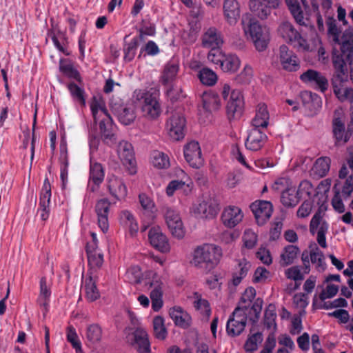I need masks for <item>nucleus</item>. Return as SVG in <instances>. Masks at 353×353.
I'll return each mask as SVG.
<instances>
[{
  "mask_svg": "<svg viewBox=\"0 0 353 353\" xmlns=\"http://www.w3.org/2000/svg\"><path fill=\"white\" fill-rule=\"evenodd\" d=\"M300 98L303 105L308 109H312L313 103L319 106L320 103H321V98L318 96V94L312 93L310 91L305 90L301 92Z\"/></svg>",
  "mask_w": 353,
  "mask_h": 353,
  "instance_id": "nucleus-48",
  "label": "nucleus"
},
{
  "mask_svg": "<svg viewBox=\"0 0 353 353\" xmlns=\"http://www.w3.org/2000/svg\"><path fill=\"white\" fill-rule=\"evenodd\" d=\"M242 23L246 34H249L256 49L262 52L265 50L270 41L268 28L261 26L254 19H250L248 16L243 17Z\"/></svg>",
  "mask_w": 353,
  "mask_h": 353,
  "instance_id": "nucleus-3",
  "label": "nucleus"
},
{
  "mask_svg": "<svg viewBox=\"0 0 353 353\" xmlns=\"http://www.w3.org/2000/svg\"><path fill=\"white\" fill-rule=\"evenodd\" d=\"M250 209L254 214L256 221L259 225H264L270 218L273 208L271 202L259 200L250 205Z\"/></svg>",
  "mask_w": 353,
  "mask_h": 353,
  "instance_id": "nucleus-10",
  "label": "nucleus"
},
{
  "mask_svg": "<svg viewBox=\"0 0 353 353\" xmlns=\"http://www.w3.org/2000/svg\"><path fill=\"white\" fill-rule=\"evenodd\" d=\"M152 309L157 312L163 305L162 290L159 285L154 287L150 292Z\"/></svg>",
  "mask_w": 353,
  "mask_h": 353,
  "instance_id": "nucleus-54",
  "label": "nucleus"
},
{
  "mask_svg": "<svg viewBox=\"0 0 353 353\" xmlns=\"http://www.w3.org/2000/svg\"><path fill=\"white\" fill-rule=\"evenodd\" d=\"M90 108L95 123H97V114L99 113V111H101L105 115L109 114L108 110L104 106L103 102L98 100L96 97H93L92 101L90 105Z\"/></svg>",
  "mask_w": 353,
  "mask_h": 353,
  "instance_id": "nucleus-57",
  "label": "nucleus"
},
{
  "mask_svg": "<svg viewBox=\"0 0 353 353\" xmlns=\"http://www.w3.org/2000/svg\"><path fill=\"white\" fill-rule=\"evenodd\" d=\"M139 46V40L137 38H133L132 40L126 43L123 48L124 60L125 61H131L135 57L137 50Z\"/></svg>",
  "mask_w": 353,
  "mask_h": 353,
  "instance_id": "nucleus-53",
  "label": "nucleus"
},
{
  "mask_svg": "<svg viewBox=\"0 0 353 353\" xmlns=\"http://www.w3.org/2000/svg\"><path fill=\"white\" fill-rule=\"evenodd\" d=\"M248 310L246 306H238L234 309L226 325V331L228 335L236 336L243 332L248 318Z\"/></svg>",
  "mask_w": 353,
  "mask_h": 353,
  "instance_id": "nucleus-4",
  "label": "nucleus"
},
{
  "mask_svg": "<svg viewBox=\"0 0 353 353\" xmlns=\"http://www.w3.org/2000/svg\"><path fill=\"white\" fill-rule=\"evenodd\" d=\"M310 258L312 263L316 265V268L319 272H323L325 270L326 264L324 261V254L317 246H315L310 252Z\"/></svg>",
  "mask_w": 353,
  "mask_h": 353,
  "instance_id": "nucleus-46",
  "label": "nucleus"
},
{
  "mask_svg": "<svg viewBox=\"0 0 353 353\" xmlns=\"http://www.w3.org/2000/svg\"><path fill=\"white\" fill-rule=\"evenodd\" d=\"M68 88L71 96L75 101L79 102L81 105H85V91L74 83H70Z\"/></svg>",
  "mask_w": 353,
  "mask_h": 353,
  "instance_id": "nucleus-50",
  "label": "nucleus"
},
{
  "mask_svg": "<svg viewBox=\"0 0 353 353\" xmlns=\"http://www.w3.org/2000/svg\"><path fill=\"white\" fill-rule=\"evenodd\" d=\"M86 339L92 343H97L101 341L102 336V330L98 324H90L86 328Z\"/></svg>",
  "mask_w": 353,
  "mask_h": 353,
  "instance_id": "nucleus-49",
  "label": "nucleus"
},
{
  "mask_svg": "<svg viewBox=\"0 0 353 353\" xmlns=\"http://www.w3.org/2000/svg\"><path fill=\"white\" fill-rule=\"evenodd\" d=\"M110 202L108 199H101L97 201L95 205V212L97 215L98 225L101 230L105 232L109 228L108 214Z\"/></svg>",
  "mask_w": 353,
  "mask_h": 353,
  "instance_id": "nucleus-18",
  "label": "nucleus"
},
{
  "mask_svg": "<svg viewBox=\"0 0 353 353\" xmlns=\"http://www.w3.org/2000/svg\"><path fill=\"white\" fill-rule=\"evenodd\" d=\"M271 305L268 307V308L265 312L264 315V325L268 329H271L272 327L276 328V314L274 310H272Z\"/></svg>",
  "mask_w": 353,
  "mask_h": 353,
  "instance_id": "nucleus-62",
  "label": "nucleus"
},
{
  "mask_svg": "<svg viewBox=\"0 0 353 353\" xmlns=\"http://www.w3.org/2000/svg\"><path fill=\"white\" fill-rule=\"evenodd\" d=\"M169 314L176 326L185 328L190 325V317L181 307L171 308Z\"/></svg>",
  "mask_w": 353,
  "mask_h": 353,
  "instance_id": "nucleus-33",
  "label": "nucleus"
},
{
  "mask_svg": "<svg viewBox=\"0 0 353 353\" xmlns=\"http://www.w3.org/2000/svg\"><path fill=\"white\" fill-rule=\"evenodd\" d=\"M141 276V271L139 266L130 267L126 272V277L129 282L132 283H139Z\"/></svg>",
  "mask_w": 353,
  "mask_h": 353,
  "instance_id": "nucleus-60",
  "label": "nucleus"
},
{
  "mask_svg": "<svg viewBox=\"0 0 353 353\" xmlns=\"http://www.w3.org/2000/svg\"><path fill=\"white\" fill-rule=\"evenodd\" d=\"M328 230V224L323 221L317 231V242L323 248H327L325 234Z\"/></svg>",
  "mask_w": 353,
  "mask_h": 353,
  "instance_id": "nucleus-64",
  "label": "nucleus"
},
{
  "mask_svg": "<svg viewBox=\"0 0 353 353\" xmlns=\"http://www.w3.org/2000/svg\"><path fill=\"white\" fill-rule=\"evenodd\" d=\"M288 8L296 23L301 26H305L304 22L303 12L299 5V3L296 4H291Z\"/></svg>",
  "mask_w": 353,
  "mask_h": 353,
  "instance_id": "nucleus-61",
  "label": "nucleus"
},
{
  "mask_svg": "<svg viewBox=\"0 0 353 353\" xmlns=\"http://www.w3.org/2000/svg\"><path fill=\"white\" fill-rule=\"evenodd\" d=\"M198 78L202 84L207 86H213L218 81V76L216 72L205 67L199 70Z\"/></svg>",
  "mask_w": 353,
  "mask_h": 353,
  "instance_id": "nucleus-42",
  "label": "nucleus"
},
{
  "mask_svg": "<svg viewBox=\"0 0 353 353\" xmlns=\"http://www.w3.org/2000/svg\"><path fill=\"white\" fill-rule=\"evenodd\" d=\"M340 50L334 48L332 56L339 55L352 65L353 61V28L346 30L342 36Z\"/></svg>",
  "mask_w": 353,
  "mask_h": 353,
  "instance_id": "nucleus-6",
  "label": "nucleus"
},
{
  "mask_svg": "<svg viewBox=\"0 0 353 353\" xmlns=\"http://www.w3.org/2000/svg\"><path fill=\"white\" fill-rule=\"evenodd\" d=\"M279 31L282 37L289 42H296L300 46H303L305 42L300 33L289 22L283 23Z\"/></svg>",
  "mask_w": 353,
  "mask_h": 353,
  "instance_id": "nucleus-24",
  "label": "nucleus"
},
{
  "mask_svg": "<svg viewBox=\"0 0 353 353\" xmlns=\"http://www.w3.org/2000/svg\"><path fill=\"white\" fill-rule=\"evenodd\" d=\"M270 114L265 103H259L256 110L255 117L252 120V126L264 130L269 124Z\"/></svg>",
  "mask_w": 353,
  "mask_h": 353,
  "instance_id": "nucleus-25",
  "label": "nucleus"
},
{
  "mask_svg": "<svg viewBox=\"0 0 353 353\" xmlns=\"http://www.w3.org/2000/svg\"><path fill=\"white\" fill-rule=\"evenodd\" d=\"M299 248L294 245H288L283 249L281 254V264L287 266L294 263L299 252Z\"/></svg>",
  "mask_w": 353,
  "mask_h": 353,
  "instance_id": "nucleus-39",
  "label": "nucleus"
},
{
  "mask_svg": "<svg viewBox=\"0 0 353 353\" xmlns=\"http://www.w3.org/2000/svg\"><path fill=\"white\" fill-rule=\"evenodd\" d=\"M222 98L227 101L226 114L228 119H239L243 111L244 101L242 92L240 90H231L228 83H224L221 89Z\"/></svg>",
  "mask_w": 353,
  "mask_h": 353,
  "instance_id": "nucleus-2",
  "label": "nucleus"
},
{
  "mask_svg": "<svg viewBox=\"0 0 353 353\" xmlns=\"http://www.w3.org/2000/svg\"><path fill=\"white\" fill-rule=\"evenodd\" d=\"M279 58L282 69L287 72H296L300 68L299 59L285 45L280 46Z\"/></svg>",
  "mask_w": 353,
  "mask_h": 353,
  "instance_id": "nucleus-7",
  "label": "nucleus"
},
{
  "mask_svg": "<svg viewBox=\"0 0 353 353\" xmlns=\"http://www.w3.org/2000/svg\"><path fill=\"white\" fill-rule=\"evenodd\" d=\"M165 220L172 235L177 239L184 236L183 223L179 214L172 208H167L165 212Z\"/></svg>",
  "mask_w": 353,
  "mask_h": 353,
  "instance_id": "nucleus-9",
  "label": "nucleus"
},
{
  "mask_svg": "<svg viewBox=\"0 0 353 353\" xmlns=\"http://www.w3.org/2000/svg\"><path fill=\"white\" fill-rule=\"evenodd\" d=\"M184 157L189 165L194 168H200L203 165L204 160L197 141H191L185 146Z\"/></svg>",
  "mask_w": 353,
  "mask_h": 353,
  "instance_id": "nucleus-11",
  "label": "nucleus"
},
{
  "mask_svg": "<svg viewBox=\"0 0 353 353\" xmlns=\"http://www.w3.org/2000/svg\"><path fill=\"white\" fill-rule=\"evenodd\" d=\"M99 128L105 142L110 143L115 141L114 134L112 132V119L110 114L105 115V118L99 122Z\"/></svg>",
  "mask_w": 353,
  "mask_h": 353,
  "instance_id": "nucleus-34",
  "label": "nucleus"
},
{
  "mask_svg": "<svg viewBox=\"0 0 353 353\" xmlns=\"http://www.w3.org/2000/svg\"><path fill=\"white\" fill-rule=\"evenodd\" d=\"M243 241L246 248L252 249L257 242V235L252 230H246L243 236Z\"/></svg>",
  "mask_w": 353,
  "mask_h": 353,
  "instance_id": "nucleus-59",
  "label": "nucleus"
},
{
  "mask_svg": "<svg viewBox=\"0 0 353 353\" xmlns=\"http://www.w3.org/2000/svg\"><path fill=\"white\" fill-rule=\"evenodd\" d=\"M60 163V179L61 181L62 189H65L68 181V156L65 143H61L60 145V157L59 159Z\"/></svg>",
  "mask_w": 353,
  "mask_h": 353,
  "instance_id": "nucleus-26",
  "label": "nucleus"
},
{
  "mask_svg": "<svg viewBox=\"0 0 353 353\" xmlns=\"http://www.w3.org/2000/svg\"><path fill=\"white\" fill-rule=\"evenodd\" d=\"M148 239L151 245L159 251L167 252L170 250L168 240L159 226H154L150 229Z\"/></svg>",
  "mask_w": 353,
  "mask_h": 353,
  "instance_id": "nucleus-17",
  "label": "nucleus"
},
{
  "mask_svg": "<svg viewBox=\"0 0 353 353\" xmlns=\"http://www.w3.org/2000/svg\"><path fill=\"white\" fill-rule=\"evenodd\" d=\"M250 8L253 14L261 19H266L272 10L265 3L256 0L250 1Z\"/></svg>",
  "mask_w": 353,
  "mask_h": 353,
  "instance_id": "nucleus-43",
  "label": "nucleus"
},
{
  "mask_svg": "<svg viewBox=\"0 0 353 353\" xmlns=\"http://www.w3.org/2000/svg\"><path fill=\"white\" fill-rule=\"evenodd\" d=\"M250 268L251 263L245 259L239 260L232 274V283L234 286H237L247 276Z\"/></svg>",
  "mask_w": 353,
  "mask_h": 353,
  "instance_id": "nucleus-32",
  "label": "nucleus"
},
{
  "mask_svg": "<svg viewBox=\"0 0 353 353\" xmlns=\"http://www.w3.org/2000/svg\"><path fill=\"white\" fill-rule=\"evenodd\" d=\"M104 179V171L101 164L99 163H91L90 169V183L92 182L93 185H89L90 190L94 192Z\"/></svg>",
  "mask_w": 353,
  "mask_h": 353,
  "instance_id": "nucleus-31",
  "label": "nucleus"
},
{
  "mask_svg": "<svg viewBox=\"0 0 353 353\" xmlns=\"http://www.w3.org/2000/svg\"><path fill=\"white\" fill-rule=\"evenodd\" d=\"M332 61L334 72L331 79L333 91L335 94H339L340 90L344 88V83L347 81V62L344 61L339 55L332 56Z\"/></svg>",
  "mask_w": 353,
  "mask_h": 353,
  "instance_id": "nucleus-5",
  "label": "nucleus"
},
{
  "mask_svg": "<svg viewBox=\"0 0 353 353\" xmlns=\"http://www.w3.org/2000/svg\"><path fill=\"white\" fill-rule=\"evenodd\" d=\"M223 10L227 21L234 25L240 17L239 3L236 0H224Z\"/></svg>",
  "mask_w": 353,
  "mask_h": 353,
  "instance_id": "nucleus-29",
  "label": "nucleus"
},
{
  "mask_svg": "<svg viewBox=\"0 0 353 353\" xmlns=\"http://www.w3.org/2000/svg\"><path fill=\"white\" fill-rule=\"evenodd\" d=\"M67 340L76 350L77 353L82 352L81 343L75 329L72 326H69L67 328Z\"/></svg>",
  "mask_w": 353,
  "mask_h": 353,
  "instance_id": "nucleus-56",
  "label": "nucleus"
},
{
  "mask_svg": "<svg viewBox=\"0 0 353 353\" xmlns=\"http://www.w3.org/2000/svg\"><path fill=\"white\" fill-rule=\"evenodd\" d=\"M117 152L121 161L125 165L132 166L134 163V152L132 144L126 141L119 142Z\"/></svg>",
  "mask_w": 353,
  "mask_h": 353,
  "instance_id": "nucleus-27",
  "label": "nucleus"
},
{
  "mask_svg": "<svg viewBox=\"0 0 353 353\" xmlns=\"http://www.w3.org/2000/svg\"><path fill=\"white\" fill-rule=\"evenodd\" d=\"M51 197L50 184L48 179L44 181L43 186L41 192L39 208L38 212L40 214L41 219L46 221L48 219L50 214V203Z\"/></svg>",
  "mask_w": 353,
  "mask_h": 353,
  "instance_id": "nucleus-20",
  "label": "nucleus"
},
{
  "mask_svg": "<svg viewBox=\"0 0 353 353\" xmlns=\"http://www.w3.org/2000/svg\"><path fill=\"white\" fill-rule=\"evenodd\" d=\"M331 159L327 157L317 159L312 168L313 174L319 178L325 176L330 168Z\"/></svg>",
  "mask_w": 353,
  "mask_h": 353,
  "instance_id": "nucleus-37",
  "label": "nucleus"
},
{
  "mask_svg": "<svg viewBox=\"0 0 353 353\" xmlns=\"http://www.w3.org/2000/svg\"><path fill=\"white\" fill-rule=\"evenodd\" d=\"M263 303V300L260 298H258L255 300V301L254 302V303L252 304L251 307H249V305L248 306L245 305L247 307V308L248 309V317L249 316V315L251 314L252 312L254 314V319L252 317H249L251 321H252L253 322H256L259 319L261 310H262Z\"/></svg>",
  "mask_w": 353,
  "mask_h": 353,
  "instance_id": "nucleus-58",
  "label": "nucleus"
},
{
  "mask_svg": "<svg viewBox=\"0 0 353 353\" xmlns=\"http://www.w3.org/2000/svg\"><path fill=\"white\" fill-rule=\"evenodd\" d=\"M202 46L212 50L219 48L223 39L221 32L214 27H210L204 30L201 37Z\"/></svg>",
  "mask_w": 353,
  "mask_h": 353,
  "instance_id": "nucleus-15",
  "label": "nucleus"
},
{
  "mask_svg": "<svg viewBox=\"0 0 353 353\" xmlns=\"http://www.w3.org/2000/svg\"><path fill=\"white\" fill-rule=\"evenodd\" d=\"M252 78V68L245 65L241 72L236 77V80L243 84L249 83Z\"/></svg>",
  "mask_w": 353,
  "mask_h": 353,
  "instance_id": "nucleus-63",
  "label": "nucleus"
},
{
  "mask_svg": "<svg viewBox=\"0 0 353 353\" xmlns=\"http://www.w3.org/2000/svg\"><path fill=\"white\" fill-rule=\"evenodd\" d=\"M88 264L91 268H99L103 263V254L98 252L95 248L91 249L90 245L86 246Z\"/></svg>",
  "mask_w": 353,
  "mask_h": 353,
  "instance_id": "nucleus-41",
  "label": "nucleus"
},
{
  "mask_svg": "<svg viewBox=\"0 0 353 353\" xmlns=\"http://www.w3.org/2000/svg\"><path fill=\"white\" fill-rule=\"evenodd\" d=\"M121 224L128 230L131 236H134L139 231V225L133 214L128 210H123L120 213Z\"/></svg>",
  "mask_w": 353,
  "mask_h": 353,
  "instance_id": "nucleus-30",
  "label": "nucleus"
},
{
  "mask_svg": "<svg viewBox=\"0 0 353 353\" xmlns=\"http://www.w3.org/2000/svg\"><path fill=\"white\" fill-rule=\"evenodd\" d=\"M302 82L315 85V88L325 92L329 87L327 78L320 72L313 69H308L300 75Z\"/></svg>",
  "mask_w": 353,
  "mask_h": 353,
  "instance_id": "nucleus-8",
  "label": "nucleus"
},
{
  "mask_svg": "<svg viewBox=\"0 0 353 353\" xmlns=\"http://www.w3.org/2000/svg\"><path fill=\"white\" fill-rule=\"evenodd\" d=\"M185 118L179 114L173 115L168 122L170 137L179 141L184 137Z\"/></svg>",
  "mask_w": 353,
  "mask_h": 353,
  "instance_id": "nucleus-19",
  "label": "nucleus"
},
{
  "mask_svg": "<svg viewBox=\"0 0 353 353\" xmlns=\"http://www.w3.org/2000/svg\"><path fill=\"white\" fill-rule=\"evenodd\" d=\"M141 111L145 117L149 119H155L161 114V106L156 97L148 95L145 101H143Z\"/></svg>",
  "mask_w": 353,
  "mask_h": 353,
  "instance_id": "nucleus-22",
  "label": "nucleus"
},
{
  "mask_svg": "<svg viewBox=\"0 0 353 353\" xmlns=\"http://www.w3.org/2000/svg\"><path fill=\"white\" fill-rule=\"evenodd\" d=\"M204 109L208 112L218 110L221 107V101L218 94L213 92H205L202 97Z\"/></svg>",
  "mask_w": 353,
  "mask_h": 353,
  "instance_id": "nucleus-36",
  "label": "nucleus"
},
{
  "mask_svg": "<svg viewBox=\"0 0 353 353\" xmlns=\"http://www.w3.org/2000/svg\"><path fill=\"white\" fill-rule=\"evenodd\" d=\"M240 65V59L236 54H228L223 57L221 68L224 72H235Z\"/></svg>",
  "mask_w": 353,
  "mask_h": 353,
  "instance_id": "nucleus-38",
  "label": "nucleus"
},
{
  "mask_svg": "<svg viewBox=\"0 0 353 353\" xmlns=\"http://www.w3.org/2000/svg\"><path fill=\"white\" fill-rule=\"evenodd\" d=\"M221 255V249L219 247L213 244H204L194 250L190 263L208 273L216 266Z\"/></svg>",
  "mask_w": 353,
  "mask_h": 353,
  "instance_id": "nucleus-1",
  "label": "nucleus"
},
{
  "mask_svg": "<svg viewBox=\"0 0 353 353\" xmlns=\"http://www.w3.org/2000/svg\"><path fill=\"white\" fill-rule=\"evenodd\" d=\"M153 331L154 336L159 340H164L168 335V331L164 324V319L157 316L153 319Z\"/></svg>",
  "mask_w": 353,
  "mask_h": 353,
  "instance_id": "nucleus-47",
  "label": "nucleus"
},
{
  "mask_svg": "<svg viewBox=\"0 0 353 353\" xmlns=\"http://www.w3.org/2000/svg\"><path fill=\"white\" fill-rule=\"evenodd\" d=\"M152 163L159 169H166L170 167V159L167 154L159 150H154L151 154Z\"/></svg>",
  "mask_w": 353,
  "mask_h": 353,
  "instance_id": "nucleus-45",
  "label": "nucleus"
},
{
  "mask_svg": "<svg viewBox=\"0 0 353 353\" xmlns=\"http://www.w3.org/2000/svg\"><path fill=\"white\" fill-rule=\"evenodd\" d=\"M219 210L215 200L211 198L203 200L194 208V214L201 219H212L216 216Z\"/></svg>",
  "mask_w": 353,
  "mask_h": 353,
  "instance_id": "nucleus-16",
  "label": "nucleus"
},
{
  "mask_svg": "<svg viewBox=\"0 0 353 353\" xmlns=\"http://www.w3.org/2000/svg\"><path fill=\"white\" fill-rule=\"evenodd\" d=\"M111 110L119 122L125 125L131 124L136 119L134 107L132 105L111 104Z\"/></svg>",
  "mask_w": 353,
  "mask_h": 353,
  "instance_id": "nucleus-13",
  "label": "nucleus"
},
{
  "mask_svg": "<svg viewBox=\"0 0 353 353\" xmlns=\"http://www.w3.org/2000/svg\"><path fill=\"white\" fill-rule=\"evenodd\" d=\"M299 200V193L295 187L288 188L282 192L281 201L285 207H294Z\"/></svg>",
  "mask_w": 353,
  "mask_h": 353,
  "instance_id": "nucleus-35",
  "label": "nucleus"
},
{
  "mask_svg": "<svg viewBox=\"0 0 353 353\" xmlns=\"http://www.w3.org/2000/svg\"><path fill=\"white\" fill-rule=\"evenodd\" d=\"M108 189L110 194L117 200L124 199L127 195V188L124 183L115 176L108 180Z\"/></svg>",
  "mask_w": 353,
  "mask_h": 353,
  "instance_id": "nucleus-28",
  "label": "nucleus"
},
{
  "mask_svg": "<svg viewBox=\"0 0 353 353\" xmlns=\"http://www.w3.org/2000/svg\"><path fill=\"white\" fill-rule=\"evenodd\" d=\"M85 289L86 296L90 301H96L99 297V292L92 276L85 280Z\"/></svg>",
  "mask_w": 353,
  "mask_h": 353,
  "instance_id": "nucleus-51",
  "label": "nucleus"
},
{
  "mask_svg": "<svg viewBox=\"0 0 353 353\" xmlns=\"http://www.w3.org/2000/svg\"><path fill=\"white\" fill-rule=\"evenodd\" d=\"M194 299L193 305L196 310L199 311L201 314L209 317L211 314L210 305L208 300L202 299L201 295L198 292L193 294Z\"/></svg>",
  "mask_w": 353,
  "mask_h": 353,
  "instance_id": "nucleus-44",
  "label": "nucleus"
},
{
  "mask_svg": "<svg viewBox=\"0 0 353 353\" xmlns=\"http://www.w3.org/2000/svg\"><path fill=\"white\" fill-rule=\"evenodd\" d=\"M179 71V63L176 61H170L165 66L161 77L164 85H168L176 77Z\"/></svg>",
  "mask_w": 353,
  "mask_h": 353,
  "instance_id": "nucleus-40",
  "label": "nucleus"
},
{
  "mask_svg": "<svg viewBox=\"0 0 353 353\" xmlns=\"http://www.w3.org/2000/svg\"><path fill=\"white\" fill-rule=\"evenodd\" d=\"M332 133L335 140V145H345L352 136V130L348 125L345 128V123L339 118H334L332 121Z\"/></svg>",
  "mask_w": 353,
  "mask_h": 353,
  "instance_id": "nucleus-12",
  "label": "nucleus"
},
{
  "mask_svg": "<svg viewBox=\"0 0 353 353\" xmlns=\"http://www.w3.org/2000/svg\"><path fill=\"white\" fill-rule=\"evenodd\" d=\"M132 336V345L139 353H150V343L145 330L138 327L134 331Z\"/></svg>",
  "mask_w": 353,
  "mask_h": 353,
  "instance_id": "nucleus-21",
  "label": "nucleus"
},
{
  "mask_svg": "<svg viewBox=\"0 0 353 353\" xmlns=\"http://www.w3.org/2000/svg\"><path fill=\"white\" fill-rule=\"evenodd\" d=\"M243 216L240 208L235 206H230L223 212L221 220L225 226L232 228L241 221Z\"/></svg>",
  "mask_w": 353,
  "mask_h": 353,
  "instance_id": "nucleus-23",
  "label": "nucleus"
},
{
  "mask_svg": "<svg viewBox=\"0 0 353 353\" xmlns=\"http://www.w3.org/2000/svg\"><path fill=\"white\" fill-rule=\"evenodd\" d=\"M268 139L264 130L259 128H252L248 133L245 145V148L251 151H258L262 148Z\"/></svg>",
  "mask_w": 353,
  "mask_h": 353,
  "instance_id": "nucleus-14",
  "label": "nucleus"
},
{
  "mask_svg": "<svg viewBox=\"0 0 353 353\" xmlns=\"http://www.w3.org/2000/svg\"><path fill=\"white\" fill-rule=\"evenodd\" d=\"M50 294V291L47 287L46 279L42 278L40 281V294L37 299V303L40 306L46 307L48 305Z\"/></svg>",
  "mask_w": 353,
  "mask_h": 353,
  "instance_id": "nucleus-52",
  "label": "nucleus"
},
{
  "mask_svg": "<svg viewBox=\"0 0 353 353\" xmlns=\"http://www.w3.org/2000/svg\"><path fill=\"white\" fill-rule=\"evenodd\" d=\"M263 341V335L261 332H256L248 337L245 343L244 348L247 352H253L257 350L258 343Z\"/></svg>",
  "mask_w": 353,
  "mask_h": 353,
  "instance_id": "nucleus-55",
  "label": "nucleus"
}]
</instances>
